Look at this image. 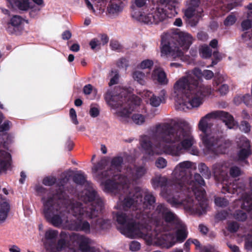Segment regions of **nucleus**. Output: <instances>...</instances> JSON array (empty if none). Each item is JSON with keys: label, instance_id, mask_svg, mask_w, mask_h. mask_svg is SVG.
Masks as SVG:
<instances>
[{"label": "nucleus", "instance_id": "dca6fc26", "mask_svg": "<svg viewBox=\"0 0 252 252\" xmlns=\"http://www.w3.org/2000/svg\"><path fill=\"white\" fill-rule=\"evenodd\" d=\"M215 119H217L216 111L209 113L201 118L198 124V128L202 133L210 131V129L212 126L210 121Z\"/></svg>", "mask_w": 252, "mask_h": 252}, {"label": "nucleus", "instance_id": "338daca9", "mask_svg": "<svg viewBox=\"0 0 252 252\" xmlns=\"http://www.w3.org/2000/svg\"><path fill=\"white\" fill-rule=\"evenodd\" d=\"M9 251L10 252H20V249L16 245H12L9 247Z\"/></svg>", "mask_w": 252, "mask_h": 252}, {"label": "nucleus", "instance_id": "de8ad7c7", "mask_svg": "<svg viewBox=\"0 0 252 252\" xmlns=\"http://www.w3.org/2000/svg\"><path fill=\"white\" fill-rule=\"evenodd\" d=\"M56 181L54 177L50 176L45 178L43 180V183L46 186H52Z\"/></svg>", "mask_w": 252, "mask_h": 252}, {"label": "nucleus", "instance_id": "f03ea898", "mask_svg": "<svg viewBox=\"0 0 252 252\" xmlns=\"http://www.w3.org/2000/svg\"><path fill=\"white\" fill-rule=\"evenodd\" d=\"M140 141L142 148L149 156L165 153L178 156L183 150L193 145L194 139L189 129L163 123L156 124L149 135L142 136Z\"/></svg>", "mask_w": 252, "mask_h": 252}, {"label": "nucleus", "instance_id": "603ef678", "mask_svg": "<svg viewBox=\"0 0 252 252\" xmlns=\"http://www.w3.org/2000/svg\"><path fill=\"white\" fill-rule=\"evenodd\" d=\"M230 174L233 177H237L241 175V171L238 167L233 166L230 168Z\"/></svg>", "mask_w": 252, "mask_h": 252}, {"label": "nucleus", "instance_id": "37998d69", "mask_svg": "<svg viewBox=\"0 0 252 252\" xmlns=\"http://www.w3.org/2000/svg\"><path fill=\"white\" fill-rule=\"evenodd\" d=\"M74 181L77 184H81L86 181L85 175L82 173H77L74 177Z\"/></svg>", "mask_w": 252, "mask_h": 252}, {"label": "nucleus", "instance_id": "8fccbe9b", "mask_svg": "<svg viewBox=\"0 0 252 252\" xmlns=\"http://www.w3.org/2000/svg\"><path fill=\"white\" fill-rule=\"evenodd\" d=\"M201 76L197 79L198 81H199V79L202 77L203 76L205 79H211L213 76L214 73L212 71L209 70H204L203 72L201 71Z\"/></svg>", "mask_w": 252, "mask_h": 252}, {"label": "nucleus", "instance_id": "a19ab883", "mask_svg": "<svg viewBox=\"0 0 252 252\" xmlns=\"http://www.w3.org/2000/svg\"><path fill=\"white\" fill-rule=\"evenodd\" d=\"M110 76L111 78L110 79V82L109 83V86H112L117 84L118 82L119 76L116 70L111 71L110 73Z\"/></svg>", "mask_w": 252, "mask_h": 252}, {"label": "nucleus", "instance_id": "473e14b6", "mask_svg": "<svg viewBox=\"0 0 252 252\" xmlns=\"http://www.w3.org/2000/svg\"><path fill=\"white\" fill-rule=\"evenodd\" d=\"M109 159L107 157H103L101 160L96 164H94L92 168L93 172L96 174L97 171L99 170H102L105 168L108 163Z\"/></svg>", "mask_w": 252, "mask_h": 252}, {"label": "nucleus", "instance_id": "864d4df0", "mask_svg": "<svg viewBox=\"0 0 252 252\" xmlns=\"http://www.w3.org/2000/svg\"><path fill=\"white\" fill-rule=\"evenodd\" d=\"M245 248L247 250L252 249V235H248L245 239Z\"/></svg>", "mask_w": 252, "mask_h": 252}, {"label": "nucleus", "instance_id": "4d7b16f0", "mask_svg": "<svg viewBox=\"0 0 252 252\" xmlns=\"http://www.w3.org/2000/svg\"><path fill=\"white\" fill-rule=\"evenodd\" d=\"M240 129L245 132H248L250 130V126L247 122H242L240 125Z\"/></svg>", "mask_w": 252, "mask_h": 252}, {"label": "nucleus", "instance_id": "052dcab7", "mask_svg": "<svg viewBox=\"0 0 252 252\" xmlns=\"http://www.w3.org/2000/svg\"><path fill=\"white\" fill-rule=\"evenodd\" d=\"M93 86L91 84H88L86 85L83 89V92L85 94H90L92 90H93Z\"/></svg>", "mask_w": 252, "mask_h": 252}, {"label": "nucleus", "instance_id": "13d9d810", "mask_svg": "<svg viewBox=\"0 0 252 252\" xmlns=\"http://www.w3.org/2000/svg\"><path fill=\"white\" fill-rule=\"evenodd\" d=\"M117 64L119 67H126L128 65V61L126 59H120L118 61Z\"/></svg>", "mask_w": 252, "mask_h": 252}, {"label": "nucleus", "instance_id": "c03bdc74", "mask_svg": "<svg viewBox=\"0 0 252 252\" xmlns=\"http://www.w3.org/2000/svg\"><path fill=\"white\" fill-rule=\"evenodd\" d=\"M69 116L72 123L77 125L79 124L77 120V115L75 110L73 108H71L69 111Z\"/></svg>", "mask_w": 252, "mask_h": 252}, {"label": "nucleus", "instance_id": "7c9ffc66", "mask_svg": "<svg viewBox=\"0 0 252 252\" xmlns=\"http://www.w3.org/2000/svg\"><path fill=\"white\" fill-rule=\"evenodd\" d=\"M241 28L243 31L250 29L252 27V11L247 13V17L241 22Z\"/></svg>", "mask_w": 252, "mask_h": 252}, {"label": "nucleus", "instance_id": "2f4dec72", "mask_svg": "<svg viewBox=\"0 0 252 252\" xmlns=\"http://www.w3.org/2000/svg\"><path fill=\"white\" fill-rule=\"evenodd\" d=\"M167 181L165 177L157 176L152 180V185L154 188H157L165 185Z\"/></svg>", "mask_w": 252, "mask_h": 252}, {"label": "nucleus", "instance_id": "4468645a", "mask_svg": "<svg viewBox=\"0 0 252 252\" xmlns=\"http://www.w3.org/2000/svg\"><path fill=\"white\" fill-rule=\"evenodd\" d=\"M189 7L185 11V15L189 19L191 26H195L201 17L202 10L201 8L195 9L199 4V0H191Z\"/></svg>", "mask_w": 252, "mask_h": 252}, {"label": "nucleus", "instance_id": "5701e85b", "mask_svg": "<svg viewBox=\"0 0 252 252\" xmlns=\"http://www.w3.org/2000/svg\"><path fill=\"white\" fill-rule=\"evenodd\" d=\"M44 245L47 250L51 252H56V251L62 250L65 247V241L63 239H61L58 241L56 246L53 244H50L47 242L45 243Z\"/></svg>", "mask_w": 252, "mask_h": 252}, {"label": "nucleus", "instance_id": "79ce46f5", "mask_svg": "<svg viewBox=\"0 0 252 252\" xmlns=\"http://www.w3.org/2000/svg\"><path fill=\"white\" fill-rule=\"evenodd\" d=\"M199 169L202 175L206 178H209L210 175V172L208 170V168L203 163H201L199 166Z\"/></svg>", "mask_w": 252, "mask_h": 252}, {"label": "nucleus", "instance_id": "6e6552de", "mask_svg": "<svg viewBox=\"0 0 252 252\" xmlns=\"http://www.w3.org/2000/svg\"><path fill=\"white\" fill-rule=\"evenodd\" d=\"M204 185L205 182L202 177L199 174H196L194 176V181L189 183L188 188V189L190 188L194 194L195 200L190 197L183 200L175 196H168L164 193H163V196L172 205L182 204L185 209L190 213L200 216L205 214L208 208L205 199V191L202 188Z\"/></svg>", "mask_w": 252, "mask_h": 252}, {"label": "nucleus", "instance_id": "cd10ccee", "mask_svg": "<svg viewBox=\"0 0 252 252\" xmlns=\"http://www.w3.org/2000/svg\"><path fill=\"white\" fill-rule=\"evenodd\" d=\"M132 78L140 85H144L146 83V76L145 74L140 70H135L132 73Z\"/></svg>", "mask_w": 252, "mask_h": 252}, {"label": "nucleus", "instance_id": "a211bd4d", "mask_svg": "<svg viewBox=\"0 0 252 252\" xmlns=\"http://www.w3.org/2000/svg\"><path fill=\"white\" fill-rule=\"evenodd\" d=\"M216 113L217 118L221 119L228 128H233L237 126L233 116L228 113L220 110L216 111Z\"/></svg>", "mask_w": 252, "mask_h": 252}, {"label": "nucleus", "instance_id": "393cba45", "mask_svg": "<svg viewBox=\"0 0 252 252\" xmlns=\"http://www.w3.org/2000/svg\"><path fill=\"white\" fill-rule=\"evenodd\" d=\"M241 203V208L247 211H252V197L250 195L246 194L243 195L242 200H238Z\"/></svg>", "mask_w": 252, "mask_h": 252}, {"label": "nucleus", "instance_id": "423d86ee", "mask_svg": "<svg viewBox=\"0 0 252 252\" xmlns=\"http://www.w3.org/2000/svg\"><path fill=\"white\" fill-rule=\"evenodd\" d=\"M123 91L119 95L108 91L104 95L107 104L115 110L114 114L118 117L126 119L131 118L132 122L141 125L145 122L143 113L146 112L145 105L141 103L140 98L134 95L127 94Z\"/></svg>", "mask_w": 252, "mask_h": 252}, {"label": "nucleus", "instance_id": "9d476101", "mask_svg": "<svg viewBox=\"0 0 252 252\" xmlns=\"http://www.w3.org/2000/svg\"><path fill=\"white\" fill-rule=\"evenodd\" d=\"M224 130L222 125L217 124L210 132L200 134L203 151L205 155L213 156L224 153L225 149L230 146L229 141H221Z\"/></svg>", "mask_w": 252, "mask_h": 252}, {"label": "nucleus", "instance_id": "e433bc0d", "mask_svg": "<svg viewBox=\"0 0 252 252\" xmlns=\"http://www.w3.org/2000/svg\"><path fill=\"white\" fill-rule=\"evenodd\" d=\"M100 108L96 104H92L90 106L89 114L93 118H95L99 115Z\"/></svg>", "mask_w": 252, "mask_h": 252}, {"label": "nucleus", "instance_id": "0eeeda50", "mask_svg": "<svg viewBox=\"0 0 252 252\" xmlns=\"http://www.w3.org/2000/svg\"><path fill=\"white\" fill-rule=\"evenodd\" d=\"M78 199L83 202H76L70 206L71 213L79 219H92L91 228L97 230L104 228L105 221L98 216L103 206V202L93 189L85 190L78 195Z\"/></svg>", "mask_w": 252, "mask_h": 252}, {"label": "nucleus", "instance_id": "58836bf2", "mask_svg": "<svg viewBox=\"0 0 252 252\" xmlns=\"http://www.w3.org/2000/svg\"><path fill=\"white\" fill-rule=\"evenodd\" d=\"M215 204L219 207H225L228 204V201L224 198L216 197L215 198Z\"/></svg>", "mask_w": 252, "mask_h": 252}, {"label": "nucleus", "instance_id": "72a5a7b5", "mask_svg": "<svg viewBox=\"0 0 252 252\" xmlns=\"http://www.w3.org/2000/svg\"><path fill=\"white\" fill-rule=\"evenodd\" d=\"M200 55L204 58H208L212 55V50L207 45H203L199 49Z\"/></svg>", "mask_w": 252, "mask_h": 252}, {"label": "nucleus", "instance_id": "39448f33", "mask_svg": "<svg viewBox=\"0 0 252 252\" xmlns=\"http://www.w3.org/2000/svg\"><path fill=\"white\" fill-rule=\"evenodd\" d=\"M69 199L62 188L56 194L49 196L43 202V212L46 220L55 226H63L68 229L90 232L91 225L86 220L79 222L72 220L68 211L72 203L80 202Z\"/></svg>", "mask_w": 252, "mask_h": 252}, {"label": "nucleus", "instance_id": "c85d7f7f", "mask_svg": "<svg viewBox=\"0 0 252 252\" xmlns=\"http://www.w3.org/2000/svg\"><path fill=\"white\" fill-rule=\"evenodd\" d=\"M242 190L241 188L238 187L237 184L233 183H230L229 185H225L222 187V191L223 193L227 192L230 193H237L239 194L241 193Z\"/></svg>", "mask_w": 252, "mask_h": 252}, {"label": "nucleus", "instance_id": "5fc2aeb1", "mask_svg": "<svg viewBox=\"0 0 252 252\" xmlns=\"http://www.w3.org/2000/svg\"><path fill=\"white\" fill-rule=\"evenodd\" d=\"M235 218L241 221H244L247 219V215L246 213H244L242 211H240L239 212L235 214Z\"/></svg>", "mask_w": 252, "mask_h": 252}, {"label": "nucleus", "instance_id": "4c0bfd02", "mask_svg": "<svg viewBox=\"0 0 252 252\" xmlns=\"http://www.w3.org/2000/svg\"><path fill=\"white\" fill-rule=\"evenodd\" d=\"M154 64L152 60L146 59L141 62L138 65V67L142 69L150 68Z\"/></svg>", "mask_w": 252, "mask_h": 252}, {"label": "nucleus", "instance_id": "20e7f679", "mask_svg": "<svg viewBox=\"0 0 252 252\" xmlns=\"http://www.w3.org/2000/svg\"><path fill=\"white\" fill-rule=\"evenodd\" d=\"M201 76V70L195 68L186 72L185 75L175 82L172 96L177 109L184 111L197 108L202 104L204 96L214 94V89L209 86H202L198 81Z\"/></svg>", "mask_w": 252, "mask_h": 252}, {"label": "nucleus", "instance_id": "6ab92c4d", "mask_svg": "<svg viewBox=\"0 0 252 252\" xmlns=\"http://www.w3.org/2000/svg\"><path fill=\"white\" fill-rule=\"evenodd\" d=\"M12 6L15 5L19 10L28 11L34 8V4L30 0H6Z\"/></svg>", "mask_w": 252, "mask_h": 252}, {"label": "nucleus", "instance_id": "a18cd8bd", "mask_svg": "<svg viewBox=\"0 0 252 252\" xmlns=\"http://www.w3.org/2000/svg\"><path fill=\"white\" fill-rule=\"evenodd\" d=\"M90 45L93 50H94L95 49H98L100 48L101 42L98 39L94 38L90 41Z\"/></svg>", "mask_w": 252, "mask_h": 252}, {"label": "nucleus", "instance_id": "680f3d73", "mask_svg": "<svg viewBox=\"0 0 252 252\" xmlns=\"http://www.w3.org/2000/svg\"><path fill=\"white\" fill-rule=\"evenodd\" d=\"M110 46L113 50H117L121 48L120 44L116 41H112Z\"/></svg>", "mask_w": 252, "mask_h": 252}, {"label": "nucleus", "instance_id": "ddd939ff", "mask_svg": "<svg viewBox=\"0 0 252 252\" xmlns=\"http://www.w3.org/2000/svg\"><path fill=\"white\" fill-rule=\"evenodd\" d=\"M146 169L143 166H137L132 164L128 165L120 185L123 183L126 184L131 181H136L146 174Z\"/></svg>", "mask_w": 252, "mask_h": 252}, {"label": "nucleus", "instance_id": "bb28decb", "mask_svg": "<svg viewBox=\"0 0 252 252\" xmlns=\"http://www.w3.org/2000/svg\"><path fill=\"white\" fill-rule=\"evenodd\" d=\"M159 2L160 4L165 5L167 9L173 10L174 13H172L173 15H174L175 13H177L175 9L180 3L179 0H159Z\"/></svg>", "mask_w": 252, "mask_h": 252}, {"label": "nucleus", "instance_id": "49530a36", "mask_svg": "<svg viewBox=\"0 0 252 252\" xmlns=\"http://www.w3.org/2000/svg\"><path fill=\"white\" fill-rule=\"evenodd\" d=\"M156 165L159 168H163L167 165V161L162 158H159L156 161Z\"/></svg>", "mask_w": 252, "mask_h": 252}, {"label": "nucleus", "instance_id": "1a4fd4ad", "mask_svg": "<svg viewBox=\"0 0 252 252\" xmlns=\"http://www.w3.org/2000/svg\"><path fill=\"white\" fill-rule=\"evenodd\" d=\"M134 4L141 10H134L132 17L135 20L148 25H158L165 20L167 15L165 10L156 4L154 0H134Z\"/></svg>", "mask_w": 252, "mask_h": 252}, {"label": "nucleus", "instance_id": "774afa93", "mask_svg": "<svg viewBox=\"0 0 252 252\" xmlns=\"http://www.w3.org/2000/svg\"><path fill=\"white\" fill-rule=\"evenodd\" d=\"M227 246L232 252H240V250L237 246L231 244H228Z\"/></svg>", "mask_w": 252, "mask_h": 252}, {"label": "nucleus", "instance_id": "c756f323", "mask_svg": "<svg viewBox=\"0 0 252 252\" xmlns=\"http://www.w3.org/2000/svg\"><path fill=\"white\" fill-rule=\"evenodd\" d=\"M107 0H85V2L88 8L94 13L95 10L93 5H94L98 9H100L102 4L104 3Z\"/></svg>", "mask_w": 252, "mask_h": 252}, {"label": "nucleus", "instance_id": "9b49d317", "mask_svg": "<svg viewBox=\"0 0 252 252\" xmlns=\"http://www.w3.org/2000/svg\"><path fill=\"white\" fill-rule=\"evenodd\" d=\"M174 38L177 43L172 41L163 45L161 56L183 60L184 52L189 49L194 38L191 34L184 32H176Z\"/></svg>", "mask_w": 252, "mask_h": 252}, {"label": "nucleus", "instance_id": "f3484780", "mask_svg": "<svg viewBox=\"0 0 252 252\" xmlns=\"http://www.w3.org/2000/svg\"><path fill=\"white\" fill-rule=\"evenodd\" d=\"M10 160V155L5 151L4 143L0 141V173L8 169Z\"/></svg>", "mask_w": 252, "mask_h": 252}, {"label": "nucleus", "instance_id": "412c9836", "mask_svg": "<svg viewBox=\"0 0 252 252\" xmlns=\"http://www.w3.org/2000/svg\"><path fill=\"white\" fill-rule=\"evenodd\" d=\"M9 210V206L8 203L0 196V222L5 220Z\"/></svg>", "mask_w": 252, "mask_h": 252}, {"label": "nucleus", "instance_id": "aec40b11", "mask_svg": "<svg viewBox=\"0 0 252 252\" xmlns=\"http://www.w3.org/2000/svg\"><path fill=\"white\" fill-rule=\"evenodd\" d=\"M151 77L153 80H157L160 84H166L168 82L166 74L160 67H156L155 68Z\"/></svg>", "mask_w": 252, "mask_h": 252}, {"label": "nucleus", "instance_id": "bf43d9fd", "mask_svg": "<svg viewBox=\"0 0 252 252\" xmlns=\"http://www.w3.org/2000/svg\"><path fill=\"white\" fill-rule=\"evenodd\" d=\"M227 216V213L225 211H222L216 215V218L219 220H222L226 219Z\"/></svg>", "mask_w": 252, "mask_h": 252}, {"label": "nucleus", "instance_id": "7ed1b4c3", "mask_svg": "<svg viewBox=\"0 0 252 252\" xmlns=\"http://www.w3.org/2000/svg\"><path fill=\"white\" fill-rule=\"evenodd\" d=\"M123 158L120 156L113 157L107 170L102 172L99 178L101 179V185L105 191L116 192L122 190L119 197L117 208L120 210L127 211L128 209L132 210H145L150 208L155 202V197L150 193L140 188H136L132 192H129L127 186L120 185L123 175H119Z\"/></svg>", "mask_w": 252, "mask_h": 252}, {"label": "nucleus", "instance_id": "a878e982", "mask_svg": "<svg viewBox=\"0 0 252 252\" xmlns=\"http://www.w3.org/2000/svg\"><path fill=\"white\" fill-rule=\"evenodd\" d=\"M144 95L149 98L150 104L154 107L158 106L161 102V98L156 96L150 91L144 92Z\"/></svg>", "mask_w": 252, "mask_h": 252}, {"label": "nucleus", "instance_id": "6e6d98bb", "mask_svg": "<svg viewBox=\"0 0 252 252\" xmlns=\"http://www.w3.org/2000/svg\"><path fill=\"white\" fill-rule=\"evenodd\" d=\"M239 227L238 224L237 222H230L227 226L228 230L231 232H235L237 230Z\"/></svg>", "mask_w": 252, "mask_h": 252}, {"label": "nucleus", "instance_id": "f8f14e48", "mask_svg": "<svg viewBox=\"0 0 252 252\" xmlns=\"http://www.w3.org/2000/svg\"><path fill=\"white\" fill-rule=\"evenodd\" d=\"M192 163L189 161H185L179 163L172 172L173 185L172 189L176 192L183 191L186 188L185 183L188 181L187 171L190 168Z\"/></svg>", "mask_w": 252, "mask_h": 252}, {"label": "nucleus", "instance_id": "f257e3e1", "mask_svg": "<svg viewBox=\"0 0 252 252\" xmlns=\"http://www.w3.org/2000/svg\"><path fill=\"white\" fill-rule=\"evenodd\" d=\"M151 219L157 225L154 230L149 225L135 222L128 212H118L116 216L118 229L122 234L130 238H143L148 245L169 248L177 242H182L187 238L186 226L164 204L157 206Z\"/></svg>", "mask_w": 252, "mask_h": 252}, {"label": "nucleus", "instance_id": "0e129e2a", "mask_svg": "<svg viewBox=\"0 0 252 252\" xmlns=\"http://www.w3.org/2000/svg\"><path fill=\"white\" fill-rule=\"evenodd\" d=\"M203 252H219L216 249L211 246H207L204 248Z\"/></svg>", "mask_w": 252, "mask_h": 252}, {"label": "nucleus", "instance_id": "c9c22d12", "mask_svg": "<svg viewBox=\"0 0 252 252\" xmlns=\"http://www.w3.org/2000/svg\"><path fill=\"white\" fill-rule=\"evenodd\" d=\"M58 232L57 231L53 229H49L47 230L45 234V238L47 240L51 241L52 242L56 239L58 236Z\"/></svg>", "mask_w": 252, "mask_h": 252}, {"label": "nucleus", "instance_id": "f704fd0d", "mask_svg": "<svg viewBox=\"0 0 252 252\" xmlns=\"http://www.w3.org/2000/svg\"><path fill=\"white\" fill-rule=\"evenodd\" d=\"M237 21L236 16L233 14L228 15L224 20L223 24L226 27H229L233 25Z\"/></svg>", "mask_w": 252, "mask_h": 252}, {"label": "nucleus", "instance_id": "ea45409f", "mask_svg": "<svg viewBox=\"0 0 252 252\" xmlns=\"http://www.w3.org/2000/svg\"><path fill=\"white\" fill-rule=\"evenodd\" d=\"M23 22V19L20 16L15 15L12 17L10 20V24L15 27L19 26Z\"/></svg>", "mask_w": 252, "mask_h": 252}, {"label": "nucleus", "instance_id": "09e8293b", "mask_svg": "<svg viewBox=\"0 0 252 252\" xmlns=\"http://www.w3.org/2000/svg\"><path fill=\"white\" fill-rule=\"evenodd\" d=\"M217 91L221 95H225L229 91V87L227 85L223 84L219 88Z\"/></svg>", "mask_w": 252, "mask_h": 252}, {"label": "nucleus", "instance_id": "b1692460", "mask_svg": "<svg viewBox=\"0 0 252 252\" xmlns=\"http://www.w3.org/2000/svg\"><path fill=\"white\" fill-rule=\"evenodd\" d=\"M242 141L244 143L242 145L243 148L239 153V158L241 159H245L252 154L249 149L250 142L249 140L246 138H243Z\"/></svg>", "mask_w": 252, "mask_h": 252}, {"label": "nucleus", "instance_id": "4be33fe9", "mask_svg": "<svg viewBox=\"0 0 252 252\" xmlns=\"http://www.w3.org/2000/svg\"><path fill=\"white\" fill-rule=\"evenodd\" d=\"M77 242L80 249L82 251H87L91 249H94L91 247L92 241L88 238L84 236H79L77 238Z\"/></svg>", "mask_w": 252, "mask_h": 252}, {"label": "nucleus", "instance_id": "69168bd1", "mask_svg": "<svg viewBox=\"0 0 252 252\" xmlns=\"http://www.w3.org/2000/svg\"><path fill=\"white\" fill-rule=\"evenodd\" d=\"M71 37V33L69 31H65L62 34V38L64 40L69 39Z\"/></svg>", "mask_w": 252, "mask_h": 252}, {"label": "nucleus", "instance_id": "2eb2a0df", "mask_svg": "<svg viewBox=\"0 0 252 252\" xmlns=\"http://www.w3.org/2000/svg\"><path fill=\"white\" fill-rule=\"evenodd\" d=\"M124 4L122 1L110 0L106 9V15L110 18H116L123 12Z\"/></svg>", "mask_w": 252, "mask_h": 252}, {"label": "nucleus", "instance_id": "3c124183", "mask_svg": "<svg viewBox=\"0 0 252 252\" xmlns=\"http://www.w3.org/2000/svg\"><path fill=\"white\" fill-rule=\"evenodd\" d=\"M140 247V244L137 241H132L129 245V249L133 252H136L139 250Z\"/></svg>", "mask_w": 252, "mask_h": 252}, {"label": "nucleus", "instance_id": "e2e57ef3", "mask_svg": "<svg viewBox=\"0 0 252 252\" xmlns=\"http://www.w3.org/2000/svg\"><path fill=\"white\" fill-rule=\"evenodd\" d=\"M10 123L9 122H5L0 126V131H3L7 130L9 128Z\"/></svg>", "mask_w": 252, "mask_h": 252}]
</instances>
